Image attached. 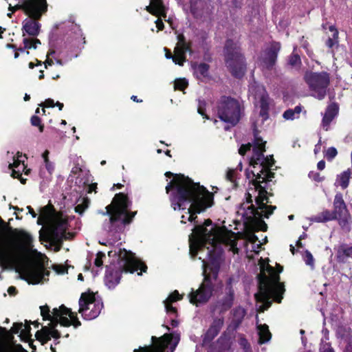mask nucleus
<instances>
[{
	"label": "nucleus",
	"mask_w": 352,
	"mask_h": 352,
	"mask_svg": "<svg viewBox=\"0 0 352 352\" xmlns=\"http://www.w3.org/2000/svg\"><path fill=\"white\" fill-rule=\"evenodd\" d=\"M352 255V246H349L346 244H342L339 246L337 257L340 261L344 262L347 258Z\"/></svg>",
	"instance_id": "33"
},
{
	"label": "nucleus",
	"mask_w": 352,
	"mask_h": 352,
	"mask_svg": "<svg viewBox=\"0 0 352 352\" xmlns=\"http://www.w3.org/2000/svg\"><path fill=\"white\" fill-rule=\"evenodd\" d=\"M332 213L336 214V219H337L338 216H342V214L348 213L342 195L340 192L335 195L333 201V210L332 211Z\"/></svg>",
	"instance_id": "27"
},
{
	"label": "nucleus",
	"mask_w": 352,
	"mask_h": 352,
	"mask_svg": "<svg viewBox=\"0 0 352 352\" xmlns=\"http://www.w3.org/2000/svg\"><path fill=\"white\" fill-rule=\"evenodd\" d=\"M317 167L320 170H322L325 168V162L324 160L319 161Z\"/></svg>",
	"instance_id": "62"
},
{
	"label": "nucleus",
	"mask_w": 352,
	"mask_h": 352,
	"mask_svg": "<svg viewBox=\"0 0 352 352\" xmlns=\"http://www.w3.org/2000/svg\"><path fill=\"white\" fill-rule=\"evenodd\" d=\"M44 163L45 167L48 173V175H45V174H43V170H41L40 175L43 177H45L47 179H50L54 171V164L50 162L49 160H46Z\"/></svg>",
	"instance_id": "39"
},
{
	"label": "nucleus",
	"mask_w": 352,
	"mask_h": 352,
	"mask_svg": "<svg viewBox=\"0 0 352 352\" xmlns=\"http://www.w3.org/2000/svg\"><path fill=\"white\" fill-rule=\"evenodd\" d=\"M31 124L33 126H38L40 132H43V131L44 126H43V125H42L41 124V119L39 118V117H38L36 116H33L31 118Z\"/></svg>",
	"instance_id": "52"
},
{
	"label": "nucleus",
	"mask_w": 352,
	"mask_h": 352,
	"mask_svg": "<svg viewBox=\"0 0 352 352\" xmlns=\"http://www.w3.org/2000/svg\"><path fill=\"white\" fill-rule=\"evenodd\" d=\"M110 257L116 256L118 259V266L111 264L107 267L104 276V284L109 289H114L120 283L122 272L133 273L138 270L146 272V265L142 263L133 253L126 249L115 248L108 252Z\"/></svg>",
	"instance_id": "8"
},
{
	"label": "nucleus",
	"mask_w": 352,
	"mask_h": 352,
	"mask_svg": "<svg viewBox=\"0 0 352 352\" xmlns=\"http://www.w3.org/2000/svg\"><path fill=\"white\" fill-rule=\"evenodd\" d=\"M302 111V107L298 105L295 107L294 109H289L286 110L283 115V118L287 120H293L297 119L300 116V113Z\"/></svg>",
	"instance_id": "34"
},
{
	"label": "nucleus",
	"mask_w": 352,
	"mask_h": 352,
	"mask_svg": "<svg viewBox=\"0 0 352 352\" xmlns=\"http://www.w3.org/2000/svg\"><path fill=\"white\" fill-rule=\"evenodd\" d=\"M131 206V201L125 195L118 193L115 195L111 204L106 207V212H102L104 215H109L108 221L103 224L104 230L109 234V239L106 242L100 241L101 244L113 245L121 239L118 224L119 222L122 224L129 223L136 214V212H129Z\"/></svg>",
	"instance_id": "6"
},
{
	"label": "nucleus",
	"mask_w": 352,
	"mask_h": 352,
	"mask_svg": "<svg viewBox=\"0 0 352 352\" xmlns=\"http://www.w3.org/2000/svg\"><path fill=\"white\" fill-rule=\"evenodd\" d=\"M36 20L27 18L23 21V30L28 34L36 36L39 34L41 24Z\"/></svg>",
	"instance_id": "25"
},
{
	"label": "nucleus",
	"mask_w": 352,
	"mask_h": 352,
	"mask_svg": "<svg viewBox=\"0 0 352 352\" xmlns=\"http://www.w3.org/2000/svg\"><path fill=\"white\" fill-rule=\"evenodd\" d=\"M320 149H321V140L320 139L318 144H316V146H315L314 151V153L318 154V153H320Z\"/></svg>",
	"instance_id": "61"
},
{
	"label": "nucleus",
	"mask_w": 352,
	"mask_h": 352,
	"mask_svg": "<svg viewBox=\"0 0 352 352\" xmlns=\"http://www.w3.org/2000/svg\"><path fill=\"white\" fill-rule=\"evenodd\" d=\"M26 159L25 155L19 152L16 154L7 153L8 166V169L12 171L11 176L14 178H19L22 184L25 183V179L22 177L23 173L28 175L30 171L25 164Z\"/></svg>",
	"instance_id": "17"
},
{
	"label": "nucleus",
	"mask_w": 352,
	"mask_h": 352,
	"mask_svg": "<svg viewBox=\"0 0 352 352\" xmlns=\"http://www.w3.org/2000/svg\"><path fill=\"white\" fill-rule=\"evenodd\" d=\"M305 80L312 91V96L318 100L324 98L330 82L327 72H307L305 75Z\"/></svg>",
	"instance_id": "13"
},
{
	"label": "nucleus",
	"mask_w": 352,
	"mask_h": 352,
	"mask_svg": "<svg viewBox=\"0 0 352 352\" xmlns=\"http://www.w3.org/2000/svg\"><path fill=\"white\" fill-rule=\"evenodd\" d=\"M206 102L204 100H198V108L197 111L199 114H201L204 118L208 119V117L206 114Z\"/></svg>",
	"instance_id": "42"
},
{
	"label": "nucleus",
	"mask_w": 352,
	"mask_h": 352,
	"mask_svg": "<svg viewBox=\"0 0 352 352\" xmlns=\"http://www.w3.org/2000/svg\"><path fill=\"white\" fill-rule=\"evenodd\" d=\"M336 219H338V222L341 228L346 231L350 230V215L348 213L342 214V216H338Z\"/></svg>",
	"instance_id": "38"
},
{
	"label": "nucleus",
	"mask_w": 352,
	"mask_h": 352,
	"mask_svg": "<svg viewBox=\"0 0 352 352\" xmlns=\"http://www.w3.org/2000/svg\"><path fill=\"white\" fill-rule=\"evenodd\" d=\"M164 50L166 52L165 54L166 58L167 59H172L175 64H177L180 66L183 65L184 63L185 62L186 52H188L189 53H191V50L189 46L186 43L183 37L182 38H179L178 43L175 47L173 56L166 48H164Z\"/></svg>",
	"instance_id": "18"
},
{
	"label": "nucleus",
	"mask_w": 352,
	"mask_h": 352,
	"mask_svg": "<svg viewBox=\"0 0 352 352\" xmlns=\"http://www.w3.org/2000/svg\"><path fill=\"white\" fill-rule=\"evenodd\" d=\"M68 27L69 28L70 30L74 34L75 42L73 44V45H76L77 42L80 43L82 41H83V43H85V38L82 37V31L77 24L69 22Z\"/></svg>",
	"instance_id": "36"
},
{
	"label": "nucleus",
	"mask_w": 352,
	"mask_h": 352,
	"mask_svg": "<svg viewBox=\"0 0 352 352\" xmlns=\"http://www.w3.org/2000/svg\"><path fill=\"white\" fill-rule=\"evenodd\" d=\"M310 221L311 222H317V223H325V221L322 219V217L319 213L315 216H313L309 218Z\"/></svg>",
	"instance_id": "57"
},
{
	"label": "nucleus",
	"mask_w": 352,
	"mask_h": 352,
	"mask_svg": "<svg viewBox=\"0 0 352 352\" xmlns=\"http://www.w3.org/2000/svg\"><path fill=\"white\" fill-rule=\"evenodd\" d=\"M40 309L43 320L50 321L49 326L43 327L40 331L36 333L35 336L37 340L43 344L50 340L51 338L55 340V344L58 343L56 340L60 337V333L55 329L58 323L65 327H69L72 324L77 327L80 325L76 313L72 312L64 305L53 309L52 312L47 305L41 306Z\"/></svg>",
	"instance_id": "7"
},
{
	"label": "nucleus",
	"mask_w": 352,
	"mask_h": 352,
	"mask_svg": "<svg viewBox=\"0 0 352 352\" xmlns=\"http://www.w3.org/2000/svg\"><path fill=\"white\" fill-rule=\"evenodd\" d=\"M237 177L236 169H229L226 174V178L231 182L235 183Z\"/></svg>",
	"instance_id": "49"
},
{
	"label": "nucleus",
	"mask_w": 352,
	"mask_h": 352,
	"mask_svg": "<svg viewBox=\"0 0 352 352\" xmlns=\"http://www.w3.org/2000/svg\"><path fill=\"white\" fill-rule=\"evenodd\" d=\"M37 223L47 228L49 240L59 241L66 238L67 219L63 214L55 212L52 206L41 208Z\"/></svg>",
	"instance_id": "9"
},
{
	"label": "nucleus",
	"mask_w": 352,
	"mask_h": 352,
	"mask_svg": "<svg viewBox=\"0 0 352 352\" xmlns=\"http://www.w3.org/2000/svg\"><path fill=\"white\" fill-rule=\"evenodd\" d=\"M223 324L224 320L223 318H215L206 332L204 340L206 342L213 340L219 334Z\"/></svg>",
	"instance_id": "24"
},
{
	"label": "nucleus",
	"mask_w": 352,
	"mask_h": 352,
	"mask_svg": "<svg viewBox=\"0 0 352 352\" xmlns=\"http://www.w3.org/2000/svg\"><path fill=\"white\" fill-rule=\"evenodd\" d=\"M31 327L30 324H23V329H21L20 336L24 339H28L31 336L30 334Z\"/></svg>",
	"instance_id": "48"
},
{
	"label": "nucleus",
	"mask_w": 352,
	"mask_h": 352,
	"mask_svg": "<svg viewBox=\"0 0 352 352\" xmlns=\"http://www.w3.org/2000/svg\"><path fill=\"white\" fill-rule=\"evenodd\" d=\"M181 299L180 295L177 291L171 293L166 300H164L165 310L167 314L170 317V324L176 327L179 324V321L175 318L177 317V309L172 306V303Z\"/></svg>",
	"instance_id": "19"
},
{
	"label": "nucleus",
	"mask_w": 352,
	"mask_h": 352,
	"mask_svg": "<svg viewBox=\"0 0 352 352\" xmlns=\"http://www.w3.org/2000/svg\"><path fill=\"white\" fill-rule=\"evenodd\" d=\"M190 12L197 19H209L210 10L207 3L203 0H192L190 2Z\"/></svg>",
	"instance_id": "21"
},
{
	"label": "nucleus",
	"mask_w": 352,
	"mask_h": 352,
	"mask_svg": "<svg viewBox=\"0 0 352 352\" xmlns=\"http://www.w3.org/2000/svg\"><path fill=\"white\" fill-rule=\"evenodd\" d=\"M320 352H335L329 342L321 340Z\"/></svg>",
	"instance_id": "45"
},
{
	"label": "nucleus",
	"mask_w": 352,
	"mask_h": 352,
	"mask_svg": "<svg viewBox=\"0 0 352 352\" xmlns=\"http://www.w3.org/2000/svg\"><path fill=\"white\" fill-rule=\"evenodd\" d=\"M309 177L312 178L315 181L321 182L322 179L320 177L319 173L315 172H310L309 174Z\"/></svg>",
	"instance_id": "58"
},
{
	"label": "nucleus",
	"mask_w": 352,
	"mask_h": 352,
	"mask_svg": "<svg viewBox=\"0 0 352 352\" xmlns=\"http://www.w3.org/2000/svg\"><path fill=\"white\" fill-rule=\"evenodd\" d=\"M8 9L12 12L22 9L30 18L39 19L47 12V0H27L14 6L10 4Z\"/></svg>",
	"instance_id": "15"
},
{
	"label": "nucleus",
	"mask_w": 352,
	"mask_h": 352,
	"mask_svg": "<svg viewBox=\"0 0 352 352\" xmlns=\"http://www.w3.org/2000/svg\"><path fill=\"white\" fill-rule=\"evenodd\" d=\"M90 182H91V179H90V175H89V172L79 168L78 175L76 179V183L78 184L79 186L88 185V186H89L88 192H91L95 190V188H96V184H89Z\"/></svg>",
	"instance_id": "29"
},
{
	"label": "nucleus",
	"mask_w": 352,
	"mask_h": 352,
	"mask_svg": "<svg viewBox=\"0 0 352 352\" xmlns=\"http://www.w3.org/2000/svg\"><path fill=\"white\" fill-rule=\"evenodd\" d=\"M240 346L248 352L250 349V346L248 341L245 338H241L239 340Z\"/></svg>",
	"instance_id": "54"
},
{
	"label": "nucleus",
	"mask_w": 352,
	"mask_h": 352,
	"mask_svg": "<svg viewBox=\"0 0 352 352\" xmlns=\"http://www.w3.org/2000/svg\"><path fill=\"white\" fill-rule=\"evenodd\" d=\"M252 147L250 143L242 144L239 149V153L241 155H244L248 151H250Z\"/></svg>",
	"instance_id": "55"
},
{
	"label": "nucleus",
	"mask_w": 352,
	"mask_h": 352,
	"mask_svg": "<svg viewBox=\"0 0 352 352\" xmlns=\"http://www.w3.org/2000/svg\"><path fill=\"white\" fill-rule=\"evenodd\" d=\"M23 323H14L11 328V332L12 333H21V329H23Z\"/></svg>",
	"instance_id": "56"
},
{
	"label": "nucleus",
	"mask_w": 352,
	"mask_h": 352,
	"mask_svg": "<svg viewBox=\"0 0 352 352\" xmlns=\"http://www.w3.org/2000/svg\"><path fill=\"white\" fill-rule=\"evenodd\" d=\"M250 91L254 95L255 108L258 111V115L263 124L269 118L271 100L265 87L262 85H252L250 87Z\"/></svg>",
	"instance_id": "14"
},
{
	"label": "nucleus",
	"mask_w": 352,
	"mask_h": 352,
	"mask_svg": "<svg viewBox=\"0 0 352 352\" xmlns=\"http://www.w3.org/2000/svg\"><path fill=\"white\" fill-rule=\"evenodd\" d=\"M50 52L47 56L53 55L56 52H58L59 54H61L63 52V48H69L70 49V47H69L67 45L66 42H63V41H61L60 42V43L56 44V43L54 41L50 40Z\"/></svg>",
	"instance_id": "35"
},
{
	"label": "nucleus",
	"mask_w": 352,
	"mask_h": 352,
	"mask_svg": "<svg viewBox=\"0 0 352 352\" xmlns=\"http://www.w3.org/2000/svg\"><path fill=\"white\" fill-rule=\"evenodd\" d=\"M344 352H352V342L348 343Z\"/></svg>",
	"instance_id": "64"
},
{
	"label": "nucleus",
	"mask_w": 352,
	"mask_h": 352,
	"mask_svg": "<svg viewBox=\"0 0 352 352\" xmlns=\"http://www.w3.org/2000/svg\"><path fill=\"white\" fill-rule=\"evenodd\" d=\"M188 84V80L186 78H179L175 82V88L182 91L187 87Z\"/></svg>",
	"instance_id": "44"
},
{
	"label": "nucleus",
	"mask_w": 352,
	"mask_h": 352,
	"mask_svg": "<svg viewBox=\"0 0 352 352\" xmlns=\"http://www.w3.org/2000/svg\"><path fill=\"white\" fill-rule=\"evenodd\" d=\"M338 43V32H335L334 34H333V37L329 38L327 41L326 44L329 48H331L335 45H336Z\"/></svg>",
	"instance_id": "50"
},
{
	"label": "nucleus",
	"mask_w": 352,
	"mask_h": 352,
	"mask_svg": "<svg viewBox=\"0 0 352 352\" xmlns=\"http://www.w3.org/2000/svg\"><path fill=\"white\" fill-rule=\"evenodd\" d=\"M180 340V333L176 331L170 333H165L153 346L140 347L135 349L133 352H164L165 349L170 347L173 352Z\"/></svg>",
	"instance_id": "16"
},
{
	"label": "nucleus",
	"mask_w": 352,
	"mask_h": 352,
	"mask_svg": "<svg viewBox=\"0 0 352 352\" xmlns=\"http://www.w3.org/2000/svg\"><path fill=\"white\" fill-rule=\"evenodd\" d=\"M320 214L325 222L336 219V214L328 210H323Z\"/></svg>",
	"instance_id": "46"
},
{
	"label": "nucleus",
	"mask_w": 352,
	"mask_h": 352,
	"mask_svg": "<svg viewBox=\"0 0 352 352\" xmlns=\"http://www.w3.org/2000/svg\"><path fill=\"white\" fill-rule=\"evenodd\" d=\"M350 177L351 171L349 170L341 173L337 175L335 185L341 186L342 189L346 188L349 184Z\"/></svg>",
	"instance_id": "32"
},
{
	"label": "nucleus",
	"mask_w": 352,
	"mask_h": 352,
	"mask_svg": "<svg viewBox=\"0 0 352 352\" xmlns=\"http://www.w3.org/2000/svg\"><path fill=\"white\" fill-rule=\"evenodd\" d=\"M192 69L194 75L198 79H201L208 76L209 66L206 63H193L192 64Z\"/></svg>",
	"instance_id": "30"
},
{
	"label": "nucleus",
	"mask_w": 352,
	"mask_h": 352,
	"mask_svg": "<svg viewBox=\"0 0 352 352\" xmlns=\"http://www.w3.org/2000/svg\"><path fill=\"white\" fill-rule=\"evenodd\" d=\"M261 272L258 276V292L255 294L258 311L263 312L268 309L272 304V300L280 303L285 292L284 285L280 283L279 273L283 271V267L276 265V270L269 264L266 266L261 265Z\"/></svg>",
	"instance_id": "5"
},
{
	"label": "nucleus",
	"mask_w": 352,
	"mask_h": 352,
	"mask_svg": "<svg viewBox=\"0 0 352 352\" xmlns=\"http://www.w3.org/2000/svg\"><path fill=\"white\" fill-rule=\"evenodd\" d=\"M232 278H229L226 287V295L216 304V309L223 313L228 310L233 305L234 290L232 287Z\"/></svg>",
	"instance_id": "20"
},
{
	"label": "nucleus",
	"mask_w": 352,
	"mask_h": 352,
	"mask_svg": "<svg viewBox=\"0 0 352 352\" xmlns=\"http://www.w3.org/2000/svg\"><path fill=\"white\" fill-rule=\"evenodd\" d=\"M23 43L24 44V47L19 49V50L22 52H24L25 49H36L37 45L41 44L40 41L37 38H24Z\"/></svg>",
	"instance_id": "37"
},
{
	"label": "nucleus",
	"mask_w": 352,
	"mask_h": 352,
	"mask_svg": "<svg viewBox=\"0 0 352 352\" xmlns=\"http://www.w3.org/2000/svg\"><path fill=\"white\" fill-rule=\"evenodd\" d=\"M45 107H53L55 106L54 101L52 99H47L45 102L44 105Z\"/></svg>",
	"instance_id": "59"
},
{
	"label": "nucleus",
	"mask_w": 352,
	"mask_h": 352,
	"mask_svg": "<svg viewBox=\"0 0 352 352\" xmlns=\"http://www.w3.org/2000/svg\"><path fill=\"white\" fill-rule=\"evenodd\" d=\"M52 269L57 274H64L67 272V269L63 265H53Z\"/></svg>",
	"instance_id": "53"
},
{
	"label": "nucleus",
	"mask_w": 352,
	"mask_h": 352,
	"mask_svg": "<svg viewBox=\"0 0 352 352\" xmlns=\"http://www.w3.org/2000/svg\"><path fill=\"white\" fill-rule=\"evenodd\" d=\"M338 154V151L335 147H329L325 152L324 157L327 160L331 161Z\"/></svg>",
	"instance_id": "47"
},
{
	"label": "nucleus",
	"mask_w": 352,
	"mask_h": 352,
	"mask_svg": "<svg viewBox=\"0 0 352 352\" xmlns=\"http://www.w3.org/2000/svg\"><path fill=\"white\" fill-rule=\"evenodd\" d=\"M339 108L337 104L332 103L329 104L323 115L322 120V126L325 131L329 129V124L332 120L337 116Z\"/></svg>",
	"instance_id": "23"
},
{
	"label": "nucleus",
	"mask_w": 352,
	"mask_h": 352,
	"mask_svg": "<svg viewBox=\"0 0 352 352\" xmlns=\"http://www.w3.org/2000/svg\"><path fill=\"white\" fill-rule=\"evenodd\" d=\"M222 244L229 245L230 250L235 252L237 249L236 235L234 232L217 228L210 219L206 220L203 225L195 226L189 235L191 256H195L206 248V257L210 263L209 264L205 258L199 257L202 260L204 280L197 290H192L188 295L190 303L199 306L206 303L212 296L219 272L217 260L223 252Z\"/></svg>",
	"instance_id": "1"
},
{
	"label": "nucleus",
	"mask_w": 352,
	"mask_h": 352,
	"mask_svg": "<svg viewBox=\"0 0 352 352\" xmlns=\"http://www.w3.org/2000/svg\"><path fill=\"white\" fill-rule=\"evenodd\" d=\"M78 312L85 320H91L96 318L103 308L100 297L94 293H82L79 299Z\"/></svg>",
	"instance_id": "12"
},
{
	"label": "nucleus",
	"mask_w": 352,
	"mask_h": 352,
	"mask_svg": "<svg viewBox=\"0 0 352 352\" xmlns=\"http://www.w3.org/2000/svg\"><path fill=\"white\" fill-rule=\"evenodd\" d=\"M303 261L305 264L311 267V269L314 268V258L311 253L309 250H305L304 254L302 255Z\"/></svg>",
	"instance_id": "41"
},
{
	"label": "nucleus",
	"mask_w": 352,
	"mask_h": 352,
	"mask_svg": "<svg viewBox=\"0 0 352 352\" xmlns=\"http://www.w3.org/2000/svg\"><path fill=\"white\" fill-rule=\"evenodd\" d=\"M252 126L254 139L253 155L250 164L254 170H246L247 178L252 179L251 186L246 194V202L239 206L236 213L241 217L245 223L255 222L256 229L265 230L267 225L262 218H268L276 208L275 206L267 205L269 201L266 191L267 183L274 177V173L270 169L274 162L272 155L264 157L265 142L258 136L256 124L253 122Z\"/></svg>",
	"instance_id": "2"
},
{
	"label": "nucleus",
	"mask_w": 352,
	"mask_h": 352,
	"mask_svg": "<svg viewBox=\"0 0 352 352\" xmlns=\"http://www.w3.org/2000/svg\"><path fill=\"white\" fill-rule=\"evenodd\" d=\"M150 5L146 10L151 14L157 16L166 17V10L161 0H150Z\"/></svg>",
	"instance_id": "26"
},
{
	"label": "nucleus",
	"mask_w": 352,
	"mask_h": 352,
	"mask_svg": "<svg viewBox=\"0 0 352 352\" xmlns=\"http://www.w3.org/2000/svg\"><path fill=\"white\" fill-rule=\"evenodd\" d=\"M226 63L232 75L236 78L243 76L245 71V59L241 53L237 42L232 40L226 41L225 49Z\"/></svg>",
	"instance_id": "11"
},
{
	"label": "nucleus",
	"mask_w": 352,
	"mask_h": 352,
	"mask_svg": "<svg viewBox=\"0 0 352 352\" xmlns=\"http://www.w3.org/2000/svg\"><path fill=\"white\" fill-rule=\"evenodd\" d=\"M45 67L47 68V66H51L54 64V60L52 58H50L47 57V60L45 61Z\"/></svg>",
	"instance_id": "63"
},
{
	"label": "nucleus",
	"mask_w": 352,
	"mask_h": 352,
	"mask_svg": "<svg viewBox=\"0 0 352 352\" xmlns=\"http://www.w3.org/2000/svg\"><path fill=\"white\" fill-rule=\"evenodd\" d=\"M4 226L0 217V274L6 270H15L28 283L38 284L46 280L50 272L28 258L33 247L32 236L20 229L4 232Z\"/></svg>",
	"instance_id": "3"
},
{
	"label": "nucleus",
	"mask_w": 352,
	"mask_h": 352,
	"mask_svg": "<svg viewBox=\"0 0 352 352\" xmlns=\"http://www.w3.org/2000/svg\"><path fill=\"white\" fill-rule=\"evenodd\" d=\"M105 257V254L101 252L96 254V257L94 261V265L97 267H100L103 264V258Z\"/></svg>",
	"instance_id": "51"
},
{
	"label": "nucleus",
	"mask_w": 352,
	"mask_h": 352,
	"mask_svg": "<svg viewBox=\"0 0 352 352\" xmlns=\"http://www.w3.org/2000/svg\"><path fill=\"white\" fill-rule=\"evenodd\" d=\"M245 314V310L241 307H238L234 309L232 311L233 318L231 323L228 327V330H236V329L239 327L242 320H243Z\"/></svg>",
	"instance_id": "28"
},
{
	"label": "nucleus",
	"mask_w": 352,
	"mask_h": 352,
	"mask_svg": "<svg viewBox=\"0 0 352 352\" xmlns=\"http://www.w3.org/2000/svg\"><path fill=\"white\" fill-rule=\"evenodd\" d=\"M301 63L300 58L297 54H292L289 59V64L293 67H298Z\"/></svg>",
	"instance_id": "43"
},
{
	"label": "nucleus",
	"mask_w": 352,
	"mask_h": 352,
	"mask_svg": "<svg viewBox=\"0 0 352 352\" xmlns=\"http://www.w3.org/2000/svg\"><path fill=\"white\" fill-rule=\"evenodd\" d=\"M257 331L259 336L258 343L260 344L268 342L272 338L271 333L266 324H258Z\"/></svg>",
	"instance_id": "31"
},
{
	"label": "nucleus",
	"mask_w": 352,
	"mask_h": 352,
	"mask_svg": "<svg viewBox=\"0 0 352 352\" xmlns=\"http://www.w3.org/2000/svg\"><path fill=\"white\" fill-rule=\"evenodd\" d=\"M170 194L171 206L175 210H185L181 217V222H192L195 214L206 210L213 204V195L205 187L195 183L183 175H175L166 186Z\"/></svg>",
	"instance_id": "4"
},
{
	"label": "nucleus",
	"mask_w": 352,
	"mask_h": 352,
	"mask_svg": "<svg viewBox=\"0 0 352 352\" xmlns=\"http://www.w3.org/2000/svg\"><path fill=\"white\" fill-rule=\"evenodd\" d=\"M156 27L157 28L158 30H162L164 28V23L160 19H157L155 21Z\"/></svg>",
	"instance_id": "60"
},
{
	"label": "nucleus",
	"mask_w": 352,
	"mask_h": 352,
	"mask_svg": "<svg viewBox=\"0 0 352 352\" xmlns=\"http://www.w3.org/2000/svg\"><path fill=\"white\" fill-rule=\"evenodd\" d=\"M89 204V201L88 199H82V201L75 206V212L78 213L80 215H82L84 211L88 208Z\"/></svg>",
	"instance_id": "40"
},
{
	"label": "nucleus",
	"mask_w": 352,
	"mask_h": 352,
	"mask_svg": "<svg viewBox=\"0 0 352 352\" xmlns=\"http://www.w3.org/2000/svg\"><path fill=\"white\" fill-rule=\"evenodd\" d=\"M241 109V102L230 96H221L217 105V111L219 119L232 126H234L239 122Z\"/></svg>",
	"instance_id": "10"
},
{
	"label": "nucleus",
	"mask_w": 352,
	"mask_h": 352,
	"mask_svg": "<svg viewBox=\"0 0 352 352\" xmlns=\"http://www.w3.org/2000/svg\"><path fill=\"white\" fill-rule=\"evenodd\" d=\"M280 49L279 43H274L265 52V57L262 60V67L263 69H270L274 65L277 55Z\"/></svg>",
	"instance_id": "22"
}]
</instances>
